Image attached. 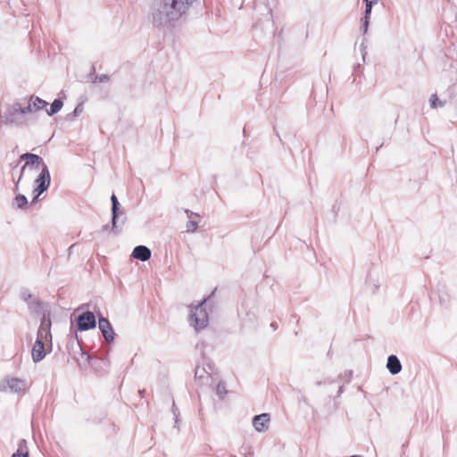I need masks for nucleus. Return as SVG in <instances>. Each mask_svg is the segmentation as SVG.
<instances>
[{"label": "nucleus", "mask_w": 457, "mask_h": 457, "mask_svg": "<svg viewBox=\"0 0 457 457\" xmlns=\"http://www.w3.org/2000/svg\"><path fill=\"white\" fill-rule=\"evenodd\" d=\"M46 354V352L45 349L44 340L37 338L31 350L33 361L36 363L41 361L45 358Z\"/></svg>", "instance_id": "obj_10"}, {"label": "nucleus", "mask_w": 457, "mask_h": 457, "mask_svg": "<svg viewBox=\"0 0 457 457\" xmlns=\"http://www.w3.org/2000/svg\"><path fill=\"white\" fill-rule=\"evenodd\" d=\"M30 104H32V108L34 111H38L46 108L48 103L38 96H30L29 98Z\"/></svg>", "instance_id": "obj_16"}, {"label": "nucleus", "mask_w": 457, "mask_h": 457, "mask_svg": "<svg viewBox=\"0 0 457 457\" xmlns=\"http://www.w3.org/2000/svg\"><path fill=\"white\" fill-rule=\"evenodd\" d=\"M62 105H63V103L62 100L54 99L50 106V109L46 110L47 114L49 116H52V115L57 113L58 112L61 111V109L62 108Z\"/></svg>", "instance_id": "obj_18"}, {"label": "nucleus", "mask_w": 457, "mask_h": 457, "mask_svg": "<svg viewBox=\"0 0 457 457\" xmlns=\"http://www.w3.org/2000/svg\"><path fill=\"white\" fill-rule=\"evenodd\" d=\"M51 312L50 310L43 311L40 326L37 330V338L41 340L52 341L51 334Z\"/></svg>", "instance_id": "obj_5"}, {"label": "nucleus", "mask_w": 457, "mask_h": 457, "mask_svg": "<svg viewBox=\"0 0 457 457\" xmlns=\"http://www.w3.org/2000/svg\"><path fill=\"white\" fill-rule=\"evenodd\" d=\"M32 155L35 159H28V161L25 162V167L38 169L40 164L43 165L44 161L37 154H32Z\"/></svg>", "instance_id": "obj_17"}, {"label": "nucleus", "mask_w": 457, "mask_h": 457, "mask_svg": "<svg viewBox=\"0 0 457 457\" xmlns=\"http://www.w3.org/2000/svg\"><path fill=\"white\" fill-rule=\"evenodd\" d=\"M386 368L392 375H396L402 370V364L396 355L391 354L387 358Z\"/></svg>", "instance_id": "obj_13"}, {"label": "nucleus", "mask_w": 457, "mask_h": 457, "mask_svg": "<svg viewBox=\"0 0 457 457\" xmlns=\"http://www.w3.org/2000/svg\"><path fill=\"white\" fill-rule=\"evenodd\" d=\"M172 411H173V414L175 416V424H178V422H179V413H178V409L176 408L174 403H173V406H172Z\"/></svg>", "instance_id": "obj_30"}, {"label": "nucleus", "mask_w": 457, "mask_h": 457, "mask_svg": "<svg viewBox=\"0 0 457 457\" xmlns=\"http://www.w3.org/2000/svg\"><path fill=\"white\" fill-rule=\"evenodd\" d=\"M79 112H80V106H79V105H78V106L74 109L73 113H74V115H78Z\"/></svg>", "instance_id": "obj_33"}, {"label": "nucleus", "mask_w": 457, "mask_h": 457, "mask_svg": "<svg viewBox=\"0 0 457 457\" xmlns=\"http://www.w3.org/2000/svg\"><path fill=\"white\" fill-rule=\"evenodd\" d=\"M7 384L13 392H21L25 386L24 381L17 378H11Z\"/></svg>", "instance_id": "obj_15"}, {"label": "nucleus", "mask_w": 457, "mask_h": 457, "mask_svg": "<svg viewBox=\"0 0 457 457\" xmlns=\"http://www.w3.org/2000/svg\"><path fill=\"white\" fill-rule=\"evenodd\" d=\"M205 373L206 372H205L204 369H200L199 367H197L195 369V378L199 380H203L205 378L208 379L209 376L205 375Z\"/></svg>", "instance_id": "obj_23"}, {"label": "nucleus", "mask_w": 457, "mask_h": 457, "mask_svg": "<svg viewBox=\"0 0 457 457\" xmlns=\"http://www.w3.org/2000/svg\"><path fill=\"white\" fill-rule=\"evenodd\" d=\"M12 457H29L27 441L25 439H21L18 443L17 451L12 453Z\"/></svg>", "instance_id": "obj_14"}, {"label": "nucleus", "mask_w": 457, "mask_h": 457, "mask_svg": "<svg viewBox=\"0 0 457 457\" xmlns=\"http://www.w3.org/2000/svg\"><path fill=\"white\" fill-rule=\"evenodd\" d=\"M365 4H374L378 0H363Z\"/></svg>", "instance_id": "obj_32"}, {"label": "nucleus", "mask_w": 457, "mask_h": 457, "mask_svg": "<svg viewBox=\"0 0 457 457\" xmlns=\"http://www.w3.org/2000/svg\"><path fill=\"white\" fill-rule=\"evenodd\" d=\"M51 176L47 166L43 163L41 172L35 180L36 187L33 190L35 196L32 203H35L38 196L43 194L50 186Z\"/></svg>", "instance_id": "obj_4"}, {"label": "nucleus", "mask_w": 457, "mask_h": 457, "mask_svg": "<svg viewBox=\"0 0 457 457\" xmlns=\"http://www.w3.org/2000/svg\"><path fill=\"white\" fill-rule=\"evenodd\" d=\"M270 327H271L274 330H275V329H277V328H278V326H277L276 322H272V323L270 324Z\"/></svg>", "instance_id": "obj_34"}, {"label": "nucleus", "mask_w": 457, "mask_h": 457, "mask_svg": "<svg viewBox=\"0 0 457 457\" xmlns=\"http://www.w3.org/2000/svg\"><path fill=\"white\" fill-rule=\"evenodd\" d=\"M109 76L106 75V74H102L100 76H96L95 78V80L94 82H99V83H104V82H107L109 80Z\"/></svg>", "instance_id": "obj_25"}, {"label": "nucleus", "mask_w": 457, "mask_h": 457, "mask_svg": "<svg viewBox=\"0 0 457 457\" xmlns=\"http://www.w3.org/2000/svg\"><path fill=\"white\" fill-rule=\"evenodd\" d=\"M21 115L16 107V102L9 106L4 112H0V122L5 125L21 126L22 121H20L18 116Z\"/></svg>", "instance_id": "obj_6"}, {"label": "nucleus", "mask_w": 457, "mask_h": 457, "mask_svg": "<svg viewBox=\"0 0 457 457\" xmlns=\"http://www.w3.org/2000/svg\"><path fill=\"white\" fill-rule=\"evenodd\" d=\"M145 390H139L140 395H144Z\"/></svg>", "instance_id": "obj_36"}, {"label": "nucleus", "mask_w": 457, "mask_h": 457, "mask_svg": "<svg viewBox=\"0 0 457 457\" xmlns=\"http://www.w3.org/2000/svg\"><path fill=\"white\" fill-rule=\"evenodd\" d=\"M16 107L18 108L19 112L21 115H24L28 112H33L32 104L29 101V104L27 106L22 107L19 102H16Z\"/></svg>", "instance_id": "obj_21"}, {"label": "nucleus", "mask_w": 457, "mask_h": 457, "mask_svg": "<svg viewBox=\"0 0 457 457\" xmlns=\"http://www.w3.org/2000/svg\"><path fill=\"white\" fill-rule=\"evenodd\" d=\"M197 0H148L146 18L160 30H172L187 16Z\"/></svg>", "instance_id": "obj_1"}, {"label": "nucleus", "mask_w": 457, "mask_h": 457, "mask_svg": "<svg viewBox=\"0 0 457 457\" xmlns=\"http://www.w3.org/2000/svg\"><path fill=\"white\" fill-rule=\"evenodd\" d=\"M14 204L17 206V208H24L28 204L27 197L21 194L17 195L14 198Z\"/></svg>", "instance_id": "obj_19"}, {"label": "nucleus", "mask_w": 457, "mask_h": 457, "mask_svg": "<svg viewBox=\"0 0 457 457\" xmlns=\"http://www.w3.org/2000/svg\"><path fill=\"white\" fill-rule=\"evenodd\" d=\"M270 420V414L262 413L253 417V425L256 431L264 432L269 428Z\"/></svg>", "instance_id": "obj_11"}, {"label": "nucleus", "mask_w": 457, "mask_h": 457, "mask_svg": "<svg viewBox=\"0 0 457 457\" xmlns=\"http://www.w3.org/2000/svg\"><path fill=\"white\" fill-rule=\"evenodd\" d=\"M21 298L27 303L28 308L31 312L43 313L45 309V303L33 296V295L28 290L24 289L21 292Z\"/></svg>", "instance_id": "obj_7"}, {"label": "nucleus", "mask_w": 457, "mask_h": 457, "mask_svg": "<svg viewBox=\"0 0 457 457\" xmlns=\"http://www.w3.org/2000/svg\"><path fill=\"white\" fill-rule=\"evenodd\" d=\"M216 395L220 398H223L227 395L226 384L223 381H220L216 386Z\"/></svg>", "instance_id": "obj_20"}, {"label": "nucleus", "mask_w": 457, "mask_h": 457, "mask_svg": "<svg viewBox=\"0 0 457 457\" xmlns=\"http://www.w3.org/2000/svg\"><path fill=\"white\" fill-rule=\"evenodd\" d=\"M132 257L142 262L148 261L151 257V250L145 245H137L133 249Z\"/></svg>", "instance_id": "obj_12"}, {"label": "nucleus", "mask_w": 457, "mask_h": 457, "mask_svg": "<svg viewBox=\"0 0 457 457\" xmlns=\"http://www.w3.org/2000/svg\"><path fill=\"white\" fill-rule=\"evenodd\" d=\"M372 5L373 4H365V12H364V16L362 18H367V20H370Z\"/></svg>", "instance_id": "obj_26"}, {"label": "nucleus", "mask_w": 457, "mask_h": 457, "mask_svg": "<svg viewBox=\"0 0 457 457\" xmlns=\"http://www.w3.org/2000/svg\"><path fill=\"white\" fill-rule=\"evenodd\" d=\"M198 228V221L190 220L186 224V228L187 233H194Z\"/></svg>", "instance_id": "obj_22"}, {"label": "nucleus", "mask_w": 457, "mask_h": 457, "mask_svg": "<svg viewBox=\"0 0 457 457\" xmlns=\"http://www.w3.org/2000/svg\"><path fill=\"white\" fill-rule=\"evenodd\" d=\"M112 202V230L116 235L120 232L119 227H121L126 222V214L120 209V203L117 196L112 194L111 196Z\"/></svg>", "instance_id": "obj_3"}, {"label": "nucleus", "mask_w": 457, "mask_h": 457, "mask_svg": "<svg viewBox=\"0 0 457 457\" xmlns=\"http://www.w3.org/2000/svg\"><path fill=\"white\" fill-rule=\"evenodd\" d=\"M98 328L106 343L112 344L114 341V330L110 321L101 314H98Z\"/></svg>", "instance_id": "obj_9"}, {"label": "nucleus", "mask_w": 457, "mask_h": 457, "mask_svg": "<svg viewBox=\"0 0 457 457\" xmlns=\"http://www.w3.org/2000/svg\"><path fill=\"white\" fill-rule=\"evenodd\" d=\"M96 326V315L90 311L80 313L77 318V327L79 331H87Z\"/></svg>", "instance_id": "obj_8"}, {"label": "nucleus", "mask_w": 457, "mask_h": 457, "mask_svg": "<svg viewBox=\"0 0 457 457\" xmlns=\"http://www.w3.org/2000/svg\"><path fill=\"white\" fill-rule=\"evenodd\" d=\"M185 213L187 214V218L189 219V220L193 218V217H196V218H199V214L198 213H195L188 209H185L184 210Z\"/></svg>", "instance_id": "obj_29"}, {"label": "nucleus", "mask_w": 457, "mask_h": 457, "mask_svg": "<svg viewBox=\"0 0 457 457\" xmlns=\"http://www.w3.org/2000/svg\"><path fill=\"white\" fill-rule=\"evenodd\" d=\"M361 21L362 23V27H361L362 32H363V34H366L368 31L370 20H367V18H361Z\"/></svg>", "instance_id": "obj_27"}, {"label": "nucleus", "mask_w": 457, "mask_h": 457, "mask_svg": "<svg viewBox=\"0 0 457 457\" xmlns=\"http://www.w3.org/2000/svg\"><path fill=\"white\" fill-rule=\"evenodd\" d=\"M350 457H361L360 455H352Z\"/></svg>", "instance_id": "obj_37"}, {"label": "nucleus", "mask_w": 457, "mask_h": 457, "mask_svg": "<svg viewBox=\"0 0 457 457\" xmlns=\"http://www.w3.org/2000/svg\"><path fill=\"white\" fill-rule=\"evenodd\" d=\"M26 168L27 167H25V164L21 167L20 177H19L18 181L16 182V185H15V189H18V184H19L22 175L24 174V171H25Z\"/></svg>", "instance_id": "obj_31"}, {"label": "nucleus", "mask_w": 457, "mask_h": 457, "mask_svg": "<svg viewBox=\"0 0 457 457\" xmlns=\"http://www.w3.org/2000/svg\"><path fill=\"white\" fill-rule=\"evenodd\" d=\"M82 309V306L79 307L76 311H79Z\"/></svg>", "instance_id": "obj_38"}, {"label": "nucleus", "mask_w": 457, "mask_h": 457, "mask_svg": "<svg viewBox=\"0 0 457 457\" xmlns=\"http://www.w3.org/2000/svg\"><path fill=\"white\" fill-rule=\"evenodd\" d=\"M82 354L87 355V360L91 359L90 354H88V353H84V352L82 353Z\"/></svg>", "instance_id": "obj_35"}, {"label": "nucleus", "mask_w": 457, "mask_h": 457, "mask_svg": "<svg viewBox=\"0 0 457 457\" xmlns=\"http://www.w3.org/2000/svg\"><path fill=\"white\" fill-rule=\"evenodd\" d=\"M28 159H35L32 155V154L30 153H25V154H22L20 158H19V161L21 162V161H28Z\"/></svg>", "instance_id": "obj_28"}, {"label": "nucleus", "mask_w": 457, "mask_h": 457, "mask_svg": "<svg viewBox=\"0 0 457 457\" xmlns=\"http://www.w3.org/2000/svg\"><path fill=\"white\" fill-rule=\"evenodd\" d=\"M209 298H204L195 308L191 306L190 322L195 330L204 328L209 322L208 313L204 304Z\"/></svg>", "instance_id": "obj_2"}, {"label": "nucleus", "mask_w": 457, "mask_h": 457, "mask_svg": "<svg viewBox=\"0 0 457 457\" xmlns=\"http://www.w3.org/2000/svg\"><path fill=\"white\" fill-rule=\"evenodd\" d=\"M430 105L432 108H436L437 106H443L444 104L437 98L436 95H433L430 98Z\"/></svg>", "instance_id": "obj_24"}]
</instances>
